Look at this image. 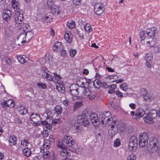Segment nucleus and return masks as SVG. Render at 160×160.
Masks as SVG:
<instances>
[{"instance_id":"32","label":"nucleus","mask_w":160,"mask_h":160,"mask_svg":"<svg viewBox=\"0 0 160 160\" xmlns=\"http://www.w3.org/2000/svg\"><path fill=\"white\" fill-rule=\"evenodd\" d=\"M67 26L69 28H72L75 26V22L72 20H70L67 23Z\"/></svg>"},{"instance_id":"9","label":"nucleus","mask_w":160,"mask_h":160,"mask_svg":"<svg viewBox=\"0 0 160 160\" xmlns=\"http://www.w3.org/2000/svg\"><path fill=\"white\" fill-rule=\"evenodd\" d=\"M116 121H113V124H112L109 128L108 133L109 135L112 137L114 136L117 133V127L115 125Z\"/></svg>"},{"instance_id":"43","label":"nucleus","mask_w":160,"mask_h":160,"mask_svg":"<svg viewBox=\"0 0 160 160\" xmlns=\"http://www.w3.org/2000/svg\"><path fill=\"white\" fill-rule=\"evenodd\" d=\"M69 52L71 56L72 57H73L76 54L77 51L75 49L71 48Z\"/></svg>"},{"instance_id":"23","label":"nucleus","mask_w":160,"mask_h":160,"mask_svg":"<svg viewBox=\"0 0 160 160\" xmlns=\"http://www.w3.org/2000/svg\"><path fill=\"white\" fill-rule=\"evenodd\" d=\"M80 83L79 84L82 86V87H83L84 88H86L89 86V82H88L87 80L84 79L83 78L80 79L79 81Z\"/></svg>"},{"instance_id":"5","label":"nucleus","mask_w":160,"mask_h":160,"mask_svg":"<svg viewBox=\"0 0 160 160\" xmlns=\"http://www.w3.org/2000/svg\"><path fill=\"white\" fill-rule=\"evenodd\" d=\"M112 118L111 112L109 111L103 113L101 117V122L103 124H106L111 120Z\"/></svg>"},{"instance_id":"22","label":"nucleus","mask_w":160,"mask_h":160,"mask_svg":"<svg viewBox=\"0 0 160 160\" xmlns=\"http://www.w3.org/2000/svg\"><path fill=\"white\" fill-rule=\"evenodd\" d=\"M17 109L19 113L21 115L26 114L27 112V109L23 106H18Z\"/></svg>"},{"instance_id":"12","label":"nucleus","mask_w":160,"mask_h":160,"mask_svg":"<svg viewBox=\"0 0 160 160\" xmlns=\"http://www.w3.org/2000/svg\"><path fill=\"white\" fill-rule=\"evenodd\" d=\"M91 122L95 126H98L99 124V120L98 118L97 114L95 113H92L90 116Z\"/></svg>"},{"instance_id":"48","label":"nucleus","mask_w":160,"mask_h":160,"mask_svg":"<svg viewBox=\"0 0 160 160\" xmlns=\"http://www.w3.org/2000/svg\"><path fill=\"white\" fill-rule=\"evenodd\" d=\"M89 115L88 111L87 110H85L82 112V115L78 116H82L84 117V118H87Z\"/></svg>"},{"instance_id":"1","label":"nucleus","mask_w":160,"mask_h":160,"mask_svg":"<svg viewBox=\"0 0 160 160\" xmlns=\"http://www.w3.org/2000/svg\"><path fill=\"white\" fill-rule=\"evenodd\" d=\"M146 34L149 40L146 39V43L149 47H153L155 44L156 37L158 33L157 28L153 27L147 30Z\"/></svg>"},{"instance_id":"29","label":"nucleus","mask_w":160,"mask_h":160,"mask_svg":"<svg viewBox=\"0 0 160 160\" xmlns=\"http://www.w3.org/2000/svg\"><path fill=\"white\" fill-rule=\"evenodd\" d=\"M12 27H7L5 29V32L6 35L8 36L11 35L12 33Z\"/></svg>"},{"instance_id":"55","label":"nucleus","mask_w":160,"mask_h":160,"mask_svg":"<svg viewBox=\"0 0 160 160\" xmlns=\"http://www.w3.org/2000/svg\"><path fill=\"white\" fill-rule=\"evenodd\" d=\"M7 101L3 100L1 103V105L3 108H5L8 107V105L6 104Z\"/></svg>"},{"instance_id":"64","label":"nucleus","mask_w":160,"mask_h":160,"mask_svg":"<svg viewBox=\"0 0 160 160\" xmlns=\"http://www.w3.org/2000/svg\"><path fill=\"white\" fill-rule=\"evenodd\" d=\"M81 0H73V3L76 5L79 4Z\"/></svg>"},{"instance_id":"40","label":"nucleus","mask_w":160,"mask_h":160,"mask_svg":"<svg viewBox=\"0 0 160 160\" xmlns=\"http://www.w3.org/2000/svg\"><path fill=\"white\" fill-rule=\"evenodd\" d=\"M120 87L122 90L124 91H126L128 89V85L125 83H122L120 86Z\"/></svg>"},{"instance_id":"58","label":"nucleus","mask_w":160,"mask_h":160,"mask_svg":"<svg viewBox=\"0 0 160 160\" xmlns=\"http://www.w3.org/2000/svg\"><path fill=\"white\" fill-rule=\"evenodd\" d=\"M3 60L5 61V62L8 64H9L11 62L10 59L7 57L4 58Z\"/></svg>"},{"instance_id":"47","label":"nucleus","mask_w":160,"mask_h":160,"mask_svg":"<svg viewBox=\"0 0 160 160\" xmlns=\"http://www.w3.org/2000/svg\"><path fill=\"white\" fill-rule=\"evenodd\" d=\"M56 88L60 92L64 93L65 92L64 88L60 86H57Z\"/></svg>"},{"instance_id":"57","label":"nucleus","mask_w":160,"mask_h":160,"mask_svg":"<svg viewBox=\"0 0 160 160\" xmlns=\"http://www.w3.org/2000/svg\"><path fill=\"white\" fill-rule=\"evenodd\" d=\"M52 13L55 15H58L60 13V11L58 9L54 8L52 10Z\"/></svg>"},{"instance_id":"37","label":"nucleus","mask_w":160,"mask_h":160,"mask_svg":"<svg viewBox=\"0 0 160 160\" xmlns=\"http://www.w3.org/2000/svg\"><path fill=\"white\" fill-rule=\"evenodd\" d=\"M140 38L141 39V42H142V41H143V39H145V32L143 30L141 31L139 34Z\"/></svg>"},{"instance_id":"4","label":"nucleus","mask_w":160,"mask_h":160,"mask_svg":"<svg viewBox=\"0 0 160 160\" xmlns=\"http://www.w3.org/2000/svg\"><path fill=\"white\" fill-rule=\"evenodd\" d=\"M157 116V111L155 110H151L149 113L147 114L146 116L144 117L143 119L147 123L151 124L154 122L153 119Z\"/></svg>"},{"instance_id":"11","label":"nucleus","mask_w":160,"mask_h":160,"mask_svg":"<svg viewBox=\"0 0 160 160\" xmlns=\"http://www.w3.org/2000/svg\"><path fill=\"white\" fill-rule=\"evenodd\" d=\"M12 6L15 12L22 11L20 8V3L18 0H12Z\"/></svg>"},{"instance_id":"35","label":"nucleus","mask_w":160,"mask_h":160,"mask_svg":"<svg viewBox=\"0 0 160 160\" xmlns=\"http://www.w3.org/2000/svg\"><path fill=\"white\" fill-rule=\"evenodd\" d=\"M84 28L85 30L88 32H90L92 30L91 26L89 24H86L84 26Z\"/></svg>"},{"instance_id":"36","label":"nucleus","mask_w":160,"mask_h":160,"mask_svg":"<svg viewBox=\"0 0 160 160\" xmlns=\"http://www.w3.org/2000/svg\"><path fill=\"white\" fill-rule=\"evenodd\" d=\"M101 83L100 80L98 79H96L93 82L94 86L97 88L99 87V85L101 84Z\"/></svg>"},{"instance_id":"53","label":"nucleus","mask_w":160,"mask_h":160,"mask_svg":"<svg viewBox=\"0 0 160 160\" xmlns=\"http://www.w3.org/2000/svg\"><path fill=\"white\" fill-rule=\"evenodd\" d=\"M52 57L51 55L50 54H48V56L46 55L44 59L45 61L50 62V61H52Z\"/></svg>"},{"instance_id":"49","label":"nucleus","mask_w":160,"mask_h":160,"mask_svg":"<svg viewBox=\"0 0 160 160\" xmlns=\"http://www.w3.org/2000/svg\"><path fill=\"white\" fill-rule=\"evenodd\" d=\"M120 141L119 139H117L114 142V146L115 147H118L120 145Z\"/></svg>"},{"instance_id":"14","label":"nucleus","mask_w":160,"mask_h":160,"mask_svg":"<svg viewBox=\"0 0 160 160\" xmlns=\"http://www.w3.org/2000/svg\"><path fill=\"white\" fill-rule=\"evenodd\" d=\"M12 15L10 10L8 9H5L2 14L3 18L5 21H7L11 18Z\"/></svg>"},{"instance_id":"34","label":"nucleus","mask_w":160,"mask_h":160,"mask_svg":"<svg viewBox=\"0 0 160 160\" xmlns=\"http://www.w3.org/2000/svg\"><path fill=\"white\" fill-rule=\"evenodd\" d=\"M129 142L133 144H138V140L137 137L135 136H132L129 140Z\"/></svg>"},{"instance_id":"15","label":"nucleus","mask_w":160,"mask_h":160,"mask_svg":"<svg viewBox=\"0 0 160 160\" xmlns=\"http://www.w3.org/2000/svg\"><path fill=\"white\" fill-rule=\"evenodd\" d=\"M61 150L60 151L59 155L61 156L67 158L70 157L71 156L70 152L66 151V148H62Z\"/></svg>"},{"instance_id":"63","label":"nucleus","mask_w":160,"mask_h":160,"mask_svg":"<svg viewBox=\"0 0 160 160\" xmlns=\"http://www.w3.org/2000/svg\"><path fill=\"white\" fill-rule=\"evenodd\" d=\"M129 106L132 109H135L136 108V105L134 103H130L129 104Z\"/></svg>"},{"instance_id":"30","label":"nucleus","mask_w":160,"mask_h":160,"mask_svg":"<svg viewBox=\"0 0 160 160\" xmlns=\"http://www.w3.org/2000/svg\"><path fill=\"white\" fill-rule=\"evenodd\" d=\"M82 105V102H77L75 103L73 107L74 111H75L78 109L79 108L81 107Z\"/></svg>"},{"instance_id":"39","label":"nucleus","mask_w":160,"mask_h":160,"mask_svg":"<svg viewBox=\"0 0 160 160\" xmlns=\"http://www.w3.org/2000/svg\"><path fill=\"white\" fill-rule=\"evenodd\" d=\"M83 93L84 95L88 96H90L92 94V92H91V90L89 88H86L85 89Z\"/></svg>"},{"instance_id":"41","label":"nucleus","mask_w":160,"mask_h":160,"mask_svg":"<svg viewBox=\"0 0 160 160\" xmlns=\"http://www.w3.org/2000/svg\"><path fill=\"white\" fill-rule=\"evenodd\" d=\"M54 0H48L47 1V5L49 8H52L54 4Z\"/></svg>"},{"instance_id":"26","label":"nucleus","mask_w":160,"mask_h":160,"mask_svg":"<svg viewBox=\"0 0 160 160\" xmlns=\"http://www.w3.org/2000/svg\"><path fill=\"white\" fill-rule=\"evenodd\" d=\"M22 152L24 155L26 157H28L31 155V151L28 148H25L22 150Z\"/></svg>"},{"instance_id":"7","label":"nucleus","mask_w":160,"mask_h":160,"mask_svg":"<svg viewBox=\"0 0 160 160\" xmlns=\"http://www.w3.org/2000/svg\"><path fill=\"white\" fill-rule=\"evenodd\" d=\"M30 119L34 123L35 125L38 126L40 124L38 122L40 121L41 118L39 115L38 113H32L31 114Z\"/></svg>"},{"instance_id":"25","label":"nucleus","mask_w":160,"mask_h":160,"mask_svg":"<svg viewBox=\"0 0 160 160\" xmlns=\"http://www.w3.org/2000/svg\"><path fill=\"white\" fill-rule=\"evenodd\" d=\"M138 144H133L129 142L128 144V149L130 151L133 152L136 150Z\"/></svg>"},{"instance_id":"3","label":"nucleus","mask_w":160,"mask_h":160,"mask_svg":"<svg viewBox=\"0 0 160 160\" xmlns=\"http://www.w3.org/2000/svg\"><path fill=\"white\" fill-rule=\"evenodd\" d=\"M149 136L148 133L145 132L140 134L138 144L140 147L143 148L147 145L149 139Z\"/></svg>"},{"instance_id":"13","label":"nucleus","mask_w":160,"mask_h":160,"mask_svg":"<svg viewBox=\"0 0 160 160\" xmlns=\"http://www.w3.org/2000/svg\"><path fill=\"white\" fill-rule=\"evenodd\" d=\"M78 87L76 84H72L69 88V92L72 95L75 96L78 94Z\"/></svg>"},{"instance_id":"54","label":"nucleus","mask_w":160,"mask_h":160,"mask_svg":"<svg viewBox=\"0 0 160 160\" xmlns=\"http://www.w3.org/2000/svg\"><path fill=\"white\" fill-rule=\"evenodd\" d=\"M38 86L40 88H41L42 89H45L47 88V86L46 84L43 83H38L37 84Z\"/></svg>"},{"instance_id":"51","label":"nucleus","mask_w":160,"mask_h":160,"mask_svg":"<svg viewBox=\"0 0 160 160\" xmlns=\"http://www.w3.org/2000/svg\"><path fill=\"white\" fill-rule=\"evenodd\" d=\"M42 135L44 138H46L48 136V132L47 130H44L42 132Z\"/></svg>"},{"instance_id":"33","label":"nucleus","mask_w":160,"mask_h":160,"mask_svg":"<svg viewBox=\"0 0 160 160\" xmlns=\"http://www.w3.org/2000/svg\"><path fill=\"white\" fill-rule=\"evenodd\" d=\"M55 111L56 113L58 114H60L62 112V108L60 106H56L54 108Z\"/></svg>"},{"instance_id":"6","label":"nucleus","mask_w":160,"mask_h":160,"mask_svg":"<svg viewBox=\"0 0 160 160\" xmlns=\"http://www.w3.org/2000/svg\"><path fill=\"white\" fill-rule=\"evenodd\" d=\"M104 9L103 5L100 3H97L95 5L94 12L98 15H100L102 14Z\"/></svg>"},{"instance_id":"19","label":"nucleus","mask_w":160,"mask_h":160,"mask_svg":"<svg viewBox=\"0 0 160 160\" xmlns=\"http://www.w3.org/2000/svg\"><path fill=\"white\" fill-rule=\"evenodd\" d=\"M64 38L67 42L70 43L72 41V36L70 32L67 31L65 32Z\"/></svg>"},{"instance_id":"28","label":"nucleus","mask_w":160,"mask_h":160,"mask_svg":"<svg viewBox=\"0 0 160 160\" xmlns=\"http://www.w3.org/2000/svg\"><path fill=\"white\" fill-rule=\"evenodd\" d=\"M17 141V138L14 136L10 138L9 140V144L10 146L14 145L16 144Z\"/></svg>"},{"instance_id":"50","label":"nucleus","mask_w":160,"mask_h":160,"mask_svg":"<svg viewBox=\"0 0 160 160\" xmlns=\"http://www.w3.org/2000/svg\"><path fill=\"white\" fill-rule=\"evenodd\" d=\"M21 144L24 147L28 145V144H29V142L26 139H24L21 141Z\"/></svg>"},{"instance_id":"21","label":"nucleus","mask_w":160,"mask_h":160,"mask_svg":"<svg viewBox=\"0 0 160 160\" xmlns=\"http://www.w3.org/2000/svg\"><path fill=\"white\" fill-rule=\"evenodd\" d=\"M18 40L19 42H21V44L19 43L18 44L19 46L22 45L23 43L26 42L25 35L24 32L22 33L18 37Z\"/></svg>"},{"instance_id":"62","label":"nucleus","mask_w":160,"mask_h":160,"mask_svg":"<svg viewBox=\"0 0 160 160\" xmlns=\"http://www.w3.org/2000/svg\"><path fill=\"white\" fill-rule=\"evenodd\" d=\"M54 76L55 77L56 79H57V81H59V80L61 78V76L56 73H54Z\"/></svg>"},{"instance_id":"16","label":"nucleus","mask_w":160,"mask_h":160,"mask_svg":"<svg viewBox=\"0 0 160 160\" xmlns=\"http://www.w3.org/2000/svg\"><path fill=\"white\" fill-rule=\"evenodd\" d=\"M63 46L62 43L59 42H56L53 45V50L56 52H59L62 50Z\"/></svg>"},{"instance_id":"61","label":"nucleus","mask_w":160,"mask_h":160,"mask_svg":"<svg viewBox=\"0 0 160 160\" xmlns=\"http://www.w3.org/2000/svg\"><path fill=\"white\" fill-rule=\"evenodd\" d=\"M95 93L94 92H92V94L89 96V98L90 99L92 100L95 98Z\"/></svg>"},{"instance_id":"20","label":"nucleus","mask_w":160,"mask_h":160,"mask_svg":"<svg viewBox=\"0 0 160 160\" xmlns=\"http://www.w3.org/2000/svg\"><path fill=\"white\" fill-rule=\"evenodd\" d=\"M23 32L25 35L26 40L28 41H29L33 37V33L31 31H26L25 30H23Z\"/></svg>"},{"instance_id":"27","label":"nucleus","mask_w":160,"mask_h":160,"mask_svg":"<svg viewBox=\"0 0 160 160\" xmlns=\"http://www.w3.org/2000/svg\"><path fill=\"white\" fill-rule=\"evenodd\" d=\"M42 76L44 78L46 79L49 81H52L53 78L51 76L46 72H42Z\"/></svg>"},{"instance_id":"42","label":"nucleus","mask_w":160,"mask_h":160,"mask_svg":"<svg viewBox=\"0 0 160 160\" xmlns=\"http://www.w3.org/2000/svg\"><path fill=\"white\" fill-rule=\"evenodd\" d=\"M110 105L111 108H112L114 109H117L118 108V106L116 104L114 100H113V101H112L110 103Z\"/></svg>"},{"instance_id":"24","label":"nucleus","mask_w":160,"mask_h":160,"mask_svg":"<svg viewBox=\"0 0 160 160\" xmlns=\"http://www.w3.org/2000/svg\"><path fill=\"white\" fill-rule=\"evenodd\" d=\"M145 114V112L143 109L139 108L137 109L135 115L137 117L139 118L142 117Z\"/></svg>"},{"instance_id":"17","label":"nucleus","mask_w":160,"mask_h":160,"mask_svg":"<svg viewBox=\"0 0 160 160\" xmlns=\"http://www.w3.org/2000/svg\"><path fill=\"white\" fill-rule=\"evenodd\" d=\"M152 56L150 54H147L146 55L145 59L146 61V64L148 68L151 67V61L152 60Z\"/></svg>"},{"instance_id":"2","label":"nucleus","mask_w":160,"mask_h":160,"mask_svg":"<svg viewBox=\"0 0 160 160\" xmlns=\"http://www.w3.org/2000/svg\"><path fill=\"white\" fill-rule=\"evenodd\" d=\"M75 142L72 138L68 135L64 136L62 139V143H58V146L59 148H66L70 151H76L74 148Z\"/></svg>"},{"instance_id":"8","label":"nucleus","mask_w":160,"mask_h":160,"mask_svg":"<svg viewBox=\"0 0 160 160\" xmlns=\"http://www.w3.org/2000/svg\"><path fill=\"white\" fill-rule=\"evenodd\" d=\"M77 121L82 125L87 126L89 125V122L87 118H84L82 116H78Z\"/></svg>"},{"instance_id":"45","label":"nucleus","mask_w":160,"mask_h":160,"mask_svg":"<svg viewBox=\"0 0 160 160\" xmlns=\"http://www.w3.org/2000/svg\"><path fill=\"white\" fill-rule=\"evenodd\" d=\"M61 122V120L60 119H54L52 120V124L53 126L57 124H59Z\"/></svg>"},{"instance_id":"44","label":"nucleus","mask_w":160,"mask_h":160,"mask_svg":"<svg viewBox=\"0 0 160 160\" xmlns=\"http://www.w3.org/2000/svg\"><path fill=\"white\" fill-rule=\"evenodd\" d=\"M136 156L133 154L130 155L127 158V160H136Z\"/></svg>"},{"instance_id":"52","label":"nucleus","mask_w":160,"mask_h":160,"mask_svg":"<svg viewBox=\"0 0 160 160\" xmlns=\"http://www.w3.org/2000/svg\"><path fill=\"white\" fill-rule=\"evenodd\" d=\"M143 98L145 100L149 101L151 100L152 97L151 96H149L148 94H146L144 96Z\"/></svg>"},{"instance_id":"56","label":"nucleus","mask_w":160,"mask_h":160,"mask_svg":"<svg viewBox=\"0 0 160 160\" xmlns=\"http://www.w3.org/2000/svg\"><path fill=\"white\" fill-rule=\"evenodd\" d=\"M108 87L110 90H114L116 88L117 86L115 84H112L108 86Z\"/></svg>"},{"instance_id":"18","label":"nucleus","mask_w":160,"mask_h":160,"mask_svg":"<svg viewBox=\"0 0 160 160\" xmlns=\"http://www.w3.org/2000/svg\"><path fill=\"white\" fill-rule=\"evenodd\" d=\"M50 141L48 140L45 139L44 141V143L43 145V147L41 148V151L42 152L45 148L48 150L51 147V144Z\"/></svg>"},{"instance_id":"46","label":"nucleus","mask_w":160,"mask_h":160,"mask_svg":"<svg viewBox=\"0 0 160 160\" xmlns=\"http://www.w3.org/2000/svg\"><path fill=\"white\" fill-rule=\"evenodd\" d=\"M42 152L43 153L42 155H43L44 158H47L48 157L49 154V151H47L45 152L44 150L42 151Z\"/></svg>"},{"instance_id":"31","label":"nucleus","mask_w":160,"mask_h":160,"mask_svg":"<svg viewBox=\"0 0 160 160\" xmlns=\"http://www.w3.org/2000/svg\"><path fill=\"white\" fill-rule=\"evenodd\" d=\"M7 105H8V107L12 108L15 105V103L13 101L12 99H9L7 101Z\"/></svg>"},{"instance_id":"38","label":"nucleus","mask_w":160,"mask_h":160,"mask_svg":"<svg viewBox=\"0 0 160 160\" xmlns=\"http://www.w3.org/2000/svg\"><path fill=\"white\" fill-rule=\"evenodd\" d=\"M17 59L19 62L22 64H23L27 61V60H25V58L22 56H19L17 57Z\"/></svg>"},{"instance_id":"59","label":"nucleus","mask_w":160,"mask_h":160,"mask_svg":"<svg viewBox=\"0 0 160 160\" xmlns=\"http://www.w3.org/2000/svg\"><path fill=\"white\" fill-rule=\"evenodd\" d=\"M101 85L103 88H107L108 87V86L107 83L104 82H102Z\"/></svg>"},{"instance_id":"60","label":"nucleus","mask_w":160,"mask_h":160,"mask_svg":"<svg viewBox=\"0 0 160 160\" xmlns=\"http://www.w3.org/2000/svg\"><path fill=\"white\" fill-rule=\"evenodd\" d=\"M116 95L118 96V97H123V94L122 92H120L119 91H117Z\"/></svg>"},{"instance_id":"10","label":"nucleus","mask_w":160,"mask_h":160,"mask_svg":"<svg viewBox=\"0 0 160 160\" xmlns=\"http://www.w3.org/2000/svg\"><path fill=\"white\" fill-rule=\"evenodd\" d=\"M15 21L17 24H20L23 19V15L22 11L15 12Z\"/></svg>"}]
</instances>
